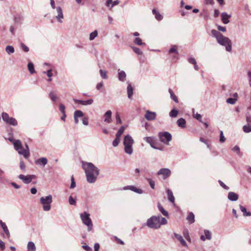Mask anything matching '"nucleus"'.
I'll list each match as a JSON object with an SVG mask.
<instances>
[{"label":"nucleus","mask_w":251,"mask_h":251,"mask_svg":"<svg viewBox=\"0 0 251 251\" xmlns=\"http://www.w3.org/2000/svg\"><path fill=\"white\" fill-rule=\"evenodd\" d=\"M170 53H175L176 55H172V59H178V57L177 55L178 54L177 50V46L176 45L173 46L169 50Z\"/></svg>","instance_id":"a211bd4d"},{"label":"nucleus","mask_w":251,"mask_h":251,"mask_svg":"<svg viewBox=\"0 0 251 251\" xmlns=\"http://www.w3.org/2000/svg\"><path fill=\"white\" fill-rule=\"evenodd\" d=\"M4 171L0 169V181H3L4 179Z\"/></svg>","instance_id":"052dcab7"},{"label":"nucleus","mask_w":251,"mask_h":251,"mask_svg":"<svg viewBox=\"0 0 251 251\" xmlns=\"http://www.w3.org/2000/svg\"><path fill=\"white\" fill-rule=\"evenodd\" d=\"M133 89L130 83H128L127 87V97L129 99H131L133 95Z\"/></svg>","instance_id":"bb28decb"},{"label":"nucleus","mask_w":251,"mask_h":251,"mask_svg":"<svg viewBox=\"0 0 251 251\" xmlns=\"http://www.w3.org/2000/svg\"><path fill=\"white\" fill-rule=\"evenodd\" d=\"M132 48L134 52L135 53H136V54H139V55L142 54V51L139 48H137V47H132Z\"/></svg>","instance_id":"09e8293b"},{"label":"nucleus","mask_w":251,"mask_h":251,"mask_svg":"<svg viewBox=\"0 0 251 251\" xmlns=\"http://www.w3.org/2000/svg\"><path fill=\"white\" fill-rule=\"evenodd\" d=\"M82 167L85 172L88 182L94 183L100 174L98 168L92 163L86 161H82Z\"/></svg>","instance_id":"f257e3e1"},{"label":"nucleus","mask_w":251,"mask_h":251,"mask_svg":"<svg viewBox=\"0 0 251 251\" xmlns=\"http://www.w3.org/2000/svg\"><path fill=\"white\" fill-rule=\"evenodd\" d=\"M44 73L46 74L49 77H51L53 75L51 69H49L46 72H44Z\"/></svg>","instance_id":"13d9d810"},{"label":"nucleus","mask_w":251,"mask_h":251,"mask_svg":"<svg viewBox=\"0 0 251 251\" xmlns=\"http://www.w3.org/2000/svg\"><path fill=\"white\" fill-rule=\"evenodd\" d=\"M18 177L23 181L25 184H28L31 182L32 179L35 178L36 176L34 175H20Z\"/></svg>","instance_id":"9d476101"},{"label":"nucleus","mask_w":251,"mask_h":251,"mask_svg":"<svg viewBox=\"0 0 251 251\" xmlns=\"http://www.w3.org/2000/svg\"><path fill=\"white\" fill-rule=\"evenodd\" d=\"M158 208L160 212L165 216L168 217V212L166 211L161 205L159 203H158Z\"/></svg>","instance_id":"2f4dec72"},{"label":"nucleus","mask_w":251,"mask_h":251,"mask_svg":"<svg viewBox=\"0 0 251 251\" xmlns=\"http://www.w3.org/2000/svg\"><path fill=\"white\" fill-rule=\"evenodd\" d=\"M82 124L85 126L88 125V119L87 117H83L82 119Z\"/></svg>","instance_id":"0e129e2a"},{"label":"nucleus","mask_w":251,"mask_h":251,"mask_svg":"<svg viewBox=\"0 0 251 251\" xmlns=\"http://www.w3.org/2000/svg\"><path fill=\"white\" fill-rule=\"evenodd\" d=\"M118 79L121 81H125L126 75L125 71L118 70Z\"/></svg>","instance_id":"5701e85b"},{"label":"nucleus","mask_w":251,"mask_h":251,"mask_svg":"<svg viewBox=\"0 0 251 251\" xmlns=\"http://www.w3.org/2000/svg\"><path fill=\"white\" fill-rule=\"evenodd\" d=\"M27 251H36V247L33 242H29L27 245Z\"/></svg>","instance_id":"cd10ccee"},{"label":"nucleus","mask_w":251,"mask_h":251,"mask_svg":"<svg viewBox=\"0 0 251 251\" xmlns=\"http://www.w3.org/2000/svg\"><path fill=\"white\" fill-rule=\"evenodd\" d=\"M75 187V179H74L73 176H72L70 188L73 189V188H74Z\"/></svg>","instance_id":"e2e57ef3"},{"label":"nucleus","mask_w":251,"mask_h":251,"mask_svg":"<svg viewBox=\"0 0 251 251\" xmlns=\"http://www.w3.org/2000/svg\"><path fill=\"white\" fill-rule=\"evenodd\" d=\"M167 220L160 215L157 216H152L148 219L146 225L149 228L154 229H157L160 228L162 225H165L167 224ZM145 225L144 224L143 226Z\"/></svg>","instance_id":"f03ea898"},{"label":"nucleus","mask_w":251,"mask_h":251,"mask_svg":"<svg viewBox=\"0 0 251 251\" xmlns=\"http://www.w3.org/2000/svg\"><path fill=\"white\" fill-rule=\"evenodd\" d=\"M239 207L241 211L243 212L244 216H250L251 215V212L247 211L246 208L242 205H240Z\"/></svg>","instance_id":"c756f323"},{"label":"nucleus","mask_w":251,"mask_h":251,"mask_svg":"<svg viewBox=\"0 0 251 251\" xmlns=\"http://www.w3.org/2000/svg\"><path fill=\"white\" fill-rule=\"evenodd\" d=\"M186 220L188 221L189 224H192L195 222V215L193 212L189 213Z\"/></svg>","instance_id":"c85d7f7f"},{"label":"nucleus","mask_w":251,"mask_h":251,"mask_svg":"<svg viewBox=\"0 0 251 251\" xmlns=\"http://www.w3.org/2000/svg\"><path fill=\"white\" fill-rule=\"evenodd\" d=\"M40 201L43 206V209L44 211H48L50 210L51 203L52 202V197L51 195H49L45 197H41Z\"/></svg>","instance_id":"0eeeda50"},{"label":"nucleus","mask_w":251,"mask_h":251,"mask_svg":"<svg viewBox=\"0 0 251 251\" xmlns=\"http://www.w3.org/2000/svg\"><path fill=\"white\" fill-rule=\"evenodd\" d=\"M136 189V187L133 186H127L124 187V190H127L129 189L133 192L135 191V190Z\"/></svg>","instance_id":"864d4df0"},{"label":"nucleus","mask_w":251,"mask_h":251,"mask_svg":"<svg viewBox=\"0 0 251 251\" xmlns=\"http://www.w3.org/2000/svg\"><path fill=\"white\" fill-rule=\"evenodd\" d=\"M169 92L170 94L171 98L174 100L177 103L178 102L177 97L175 95V94L173 92L171 89H169Z\"/></svg>","instance_id":"f704fd0d"},{"label":"nucleus","mask_w":251,"mask_h":251,"mask_svg":"<svg viewBox=\"0 0 251 251\" xmlns=\"http://www.w3.org/2000/svg\"><path fill=\"white\" fill-rule=\"evenodd\" d=\"M174 236L180 242V243L181 244V245L185 247H187V243H186L185 241L183 238L182 236L176 233H174Z\"/></svg>","instance_id":"4be33fe9"},{"label":"nucleus","mask_w":251,"mask_h":251,"mask_svg":"<svg viewBox=\"0 0 251 251\" xmlns=\"http://www.w3.org/2000/svg\"><path fill=\"white\" fill-rule=\"evenodd\" d=\"M49 97L53 102H55L57 99V97L54 94L52 91L49 93Z\"/></svg>","instance_id":"c03bdc74"},{"label":"nucleus","mask_w":251,"mask_h":251,"mask_svg":"<svg viewBox=\"0 0 251 251\" xmlns=\"http://www.w3.org/2000/svg\"><path fill=\"white\" fill-rule=\"evenodd\" d=\"M152 13L155 15V18L158 21H161L163 19V16L155 9L152 10Z\"/></svg>","instance_id":"72a5a7b5"},{"label":"nucleus","mask_w":251,"mask_h":251,"mask_svg":"<svg viewBox=\"0 0 251 251\" xmlns=\"http://www.w3.org/2000/svg\"><path fill=\"white\" fill-rule=\"evenodd\" d=\"M116 120L117 124H119L122 123V120L121 119L119 114L118 113H117L116 115Z\"/></svg>","instance_id":"4d7b16f0"},{"label":"nucleus","mask_w":251,"mask_h":251,"mask_svg":"<svg viewBox=\"0 0 251 251\" xmlns=\"http://www.w3.org/2000/svg\"><path fill=\"white\" fill-rule=\"evenodd\" d=\"M90 216V214L86 211L80 214V219L82 223L87 226L88 231H90L92 230L93 226L92 220Z\"/></svg>","instance_id":"423d86ee"},{"label":"nucleus","mask_w":251,"mask_h":251,"mask_svg":"<svg viewBox=\"0 0 251 251\" xmlns=\"http://www.w3.org/2000/svg\"><path fill=\"white\" fill-rule=\"evenodd\" d=\"M56 9L57 15L56 16L55 18L58 22L62 23L63 22L62 19L64 18L62 9L60 6L57 7Z\"/></svg>","instance_id":"ddd939ff"},{"label":"nucleus","mask_w":251,"mask_h":251,"mask_svg":"<svg viewBox=\"0 0 251 251\" xmlns=\"http://www.w3.org/2000/svg\"><path fill=\"white\" fill-rule=\"evenodd\" d=\"M159 137L160 141L166 145H168L172 138L171 134L168 132L159 133Z\"/></svg>","instance_id":"1a4fd4ad"},{"label":"nucleus","mask_w":251,"mask_h":251,"mask_svg":"<svg viewBox=\"0 0 251 251\" xmlns=\"http://www.w3.org/2000/svg\"><path fill=\"white\" fill-rule=\"evenodd\" d=\"M238 198V195L233 192H229L227 195L228 199L231 201H236Z\"/></svg>","instance_id":"6ab92c4d"},{"label":"nucleus","mask_w":251,"mask_h":251,"mask_svg":"<svg viewBox=\"0 0 251 251\" xmlns=\"http://www.w3.org/2000/svg\"><path fill=\"white\" fill-rule=\"evenodd\" d=\"M27 68L29 73L31 74H33L35 72L34 70V64L32 62H30L28 63Z\"/></svg>","instance_id":"473e14b6"},{"label":"nucleus","mask_w":251,"mask_h":251,"mask_svg":"<svg viewBox=\"0 0 251 251\" xmlns=\"http://www.w3.org/2000/svg\"><path fill=\"white\" fill-rule=\"evenodd\" d=\"M0 225L8 238L10 237V232L6 225L1 220H0Z\"/></svg>","instance_id":"b1692460"},{"label":"nucleus","mask_w":251,"mask_h":251,"mask_svg":"<svg viewBox=\"0 0 251 251\" xmlns=\"http://www.w3.org/2000/svg\"><path fill=\"white\" fill-rule=\"evenodd\" d=\"M73 100L75 103L80 104H81L84 106L91 105L93 103V102L94 101L92 99H90L86 100H83L74 99Z\"/></svg>","instance_id":"f8f14e48"},{"label":"nucleus","mask_w":251,"mask_h":251,"mask_svg":"<svg viewBox=\"0 0 251 251\" xmlns=\"http://www.w3.org/2000/svg\"><path fill=\"white\" fill-rule=\"evenodd\" d=\"M236 101V99L235 98H228L226 100V102L228 103L234 104Z\"/></svg>","instance_id":"8fccbe9b"},{"label":"nucleus","mask_w":251,"mask_h":251,"mask_svg":"<svg viewBox=\"0 0 251 251\" xmlns=\"http://www.w3.org/2000/svg\"><path fill=\"white\" fill-rule=\"evenodd\" d=\"M156 114L155 112H151L149 110L146 111L145 115V118L148 121H152L156 118Z\"/></svg>","instance_id":"4468645a"},{"label":"nucleus","mask_w":251,"mask_h":251,"mask_svg":"<svg viewBox=\"0 0 251 251\" xmlns=\"http://www.w3.org/2000/svg\"><path fill=\"white\" fill-rule=\"evenodd\" d=\"M177 124L178 126L184 128L185 127L186 121L183 118H180L177 120Z\"/></svg>","instance_id":"7c9ffc66"},{"label":"nucleus","mask_w":251,"mask_h":251,"mask_svg":"<svg viewBox=\"0 0 251 251\" xmlns=\"http://www.w3.org/2000/svg\"><path fill=\"white\" fill-rule=\"evenodd\" d=\"M20 169L22 170H23L24 171H25V165L24 162L23 161H20Z\"/></svg>","instance_id":"680f3d73"},{"label":"nucleus","mask_w":251,"mask_h":251,"mask_svg":"<svg viewBox=\"0 0 251 251\" xmlns=\"http://www.w3.org/2000/svg\"><path fill=\"white\" fill-rule=\"evenodd\" d=\"M219 183L221 187H222L224 189L226 190H229V188L226 186V184H224L223 182H222L221 180H219Z\"/></svg>","instance_id":"5fc2aeb1"},{"label":"nucleus","mask_w":251,"mask_h":251,"mask_svg":"<svg viewBox=\"0 0 251 251\" xmlns=\"http://www.w3.org/2000/svg\"><path fill=\"white\" fill-rule=\"evenodd\" d=\"M144 140L146 141L148 143L150 144V146L154 149H158V148L155 147V142L154 138L153 137H145L144 138Z\"/></svg>","instance_id":"f3484780"},{"label":"nucleus","mask_w":251,"mask_h":251,"mask_svg":"<svg viewBox=\"0 0 251 251\" xmlns=\"http://www.w3.org/2000/svg\"><path fill=\"white\" fill-rule=\"evenodd\" d=\"M222 21L225 24H227L229 22L228 19L231 17L230 15L227 14L226 12H223L221 14Z\"/></svg>","instance_id":"412c9836"},{"label":"nucleus","mask_w":251,"mask_h":251,"mask_svg":"<svg viewBox=\"0 0 251 251\" xmlns=\"http://www.w3.org/2000/svg\"><path fill=\"white\" fill-rule=\"evenodd\" d=\"M125 130V127L124 126H122L119 128L118 132H117V133L116 134V136L117 137L121 138V136L122 135V134L124 133Z\"/></svg>","instance_id":"e433bc0d"},{"label":"nucleus","mask_w":251,"mask_h":251,"mask_svg":"<svg viewBox=\"0 0 251 251\" xmlns=\"http://www.w3.org/2000/svg\"><path fill=\"white\" fill-rule=\"evenodd\" d=\"M69 204L73 205H75L76 204L75 200L71 196L69 198Z\"/></svg>","instance_id":"49530a36"},{"label":"nucleus","mask_w":251,"mask_h":251,"mask_svg":"<svg viewBox=\"0 0 251 251\" xmlns=\"http://www.w3.org/2000/svg\"><path fill=\"white\" fill-rule=\"evenodd\" d=\"M21 48L25 52H28L29 51V48L24 43L21 44Z\"/></svg>","instance_id":"6e6d98bb"},{"label":"nucleus","mask_w":251,"mask_h":251,"mask_svg":"<svg viewBox=\"0 0 251 251\" xmlns=\"http://www.w3.org/2000/svg\"><path fill=\"white\" fill-rule=\"evenodd\" d=\"M74 116H75V117H76L77 118H83V116H84V113L81 110H76L75 111Z\"/></svg>","instance_id":"c9c22d12"},{"label":"nucleus","mask_w":251,"mask_h":251,"mask_svg":"<svg viewBox=\"0 0 251 251\" xmlns=\"http://www.w3.org/2000/svg\"><path fill=\"white\" fill-rule=\"evenodd\" d=\"M123 144L125 152L131 155L133 152L132 146L134 144V140L132 137L129 134L126 135L124 137Z\"/></svg>","instance_id":"39448f33"},{"label":"nucleus","mask_w":251,"mask_h":251,"mask_svg":"<svg viewBox=\"0 0 251 251\" xmlns=\"http://www.w3.org/2000/svg\"><path fill=\"white\" fill-rule=\"evenodd\" d=\"M82 248L86 251H91L92 249L87 245H83Z\"/></svg>","instance_id":"774afa93"},{"label":"nucleus","mask_w":251,"mask_h":251,"mask_svg":"<svg viewBox=\"0 0 251 251\" xmlns=\"http://www.w3.org/2000/svg\"><path fill=\"white\" fill-rule=\"evenodd\" d=\"M104 122L110 124L112 122V112L111 110L107 111L103 115Z\"/></svg>","instance_id":"2eb2a0df"},{"label":"nucleus","mask_w":251,"mask_h":251,"mask_svg":"<svg viewBox=\"0 0 251 251\" xmlns=\"http://www.w3.org/2000/svg\"><path fill=\"white\" fill-rule=\"evenodd\" d=\"M114 238H115V241L117 243H118L121 245H123L125 244V243L124 242V241H123L120 239L118 238L117 236H114Z\"/></svg>","instance_id":"69168bd1"},{"label":"nucleus","mask_w":251,"mask_h":251,"mask_svg":"<svg viewBox=\"0 0 251 251\" xmlns=\"http://www.w3.org/2000/svg\"><path fill=\"white\" fill-rule=\"evenodd\" d=\"M98 36V31L95 30L91 32L89 35V40L90 41L93 40Z\"/></svg>","instance_id":"ea45409f"},{"label":"nucleus","mask_w":251,"mask_h":251,"mask_svg":"<svg viewBox=\"0 0 251 251\" xmlns=\"http://www.w3.org/2000/svg\"><path fill=\"white\" fill-rule=\"evenodd\" d=\"M212 36L216 39L217 42L221 45L225 47L226 50L228 52L232 50V43L231 40L222 33L215 29L211 30Z\"/></svg>","instance_id":"7ed1b4c3"},{"label":"nucleus","mask_w":251,"mask_h":251,"mask_svg":"<svg viewBox=\"0 0 251 251\" xmlns=\"http://www.w3.org/2000/svg\"><path fill=\"white\" fill-rule=\"evenodd\" d=\"M147 180L150 185V186L151 187V188L153 189H154V187H155V182L154 181H153L151 179V178H147Z\"/></svg>","instance_id":"3c124183"},{"label":"nucleus","mask_w":251,"mask_h":251,"mask_svg":"<svg viewBox=\"0 0 251 251\" xmlns=\"http://www.w3.org/2000/svg\"><path fill=\"white\" fill-rule=\"evenodd\" d=\"M59 110L62 114L66 113H65V107L63 104H62V103L60 104V105L59 106Z\"/></svg>","instance_id":"603ef678"},{"label":"nucleus","mask_w":251,"mask_h":251,"mask_svg":"<svg viewBox=\"0 0 251 251\" xmlns=\"http://www.w3.org/2000/svg\"><path fill=\"white\" fill-rule=\"evenodd\" d=\"M100 73L101 77L103 79H107V78L108 76L107 75V71L100 69Z\"/></svg>","instance_id":"79ce46f5"},{"label":"nucleus","mask_w":251,"mask_h":251,"mask_svg":"<svg viewBox=\"0 0 251 251\" xmlns=\"http://www.w3.org/2000/svg\"><path fill=\"white\" fill-rule=\"evenodd\" d=\"M194 118L198 120L199 122L202 123L201 120V115L200 114L196 113L194 115Z\"/></svg>","instance_id":"bf43d9fd"},{"label":"nucleus","mask_w":251,"mask_h":251,"mask_svg":"<svg viewBox=\"0 0 251 251\" xmlns=\"http://www.w3.org/2000/svg\"><path fill=\"white\" fill-rule=\"evenodd\" d=\"M48 163V160L46 157H41L35 161V163L37 165L44 167Z\"/></svg>","instance_id":"aec40b11"},{"label":"nucleus","mask_w":251,"mask_h":251,"mask_svg":"<svg viewBox=\"0 0 251 251\" xmlns=\"http://www.w3.org/2000/svg\"><path fill=\"white\" fill-rule=\"evenodd\" d=\"M121 141V138L117 137L116 136V138L113 140L112 142V145L113 147H117Z\"/></svg>","instance_id":"37998d69"},{"label":"nucleus","mask_w":251,"mask_h":251,"mask_svg":"<svg viewBox=\"0 0 251 251\" xmlns=\"http://www.w3.org/2000/svg\"><path fill=\"white\" fill-rule=\"evenodd\" d=\"M205 236L204 235H201V239L202 241H205V239L210 240L211 239V233L208 230H204Z\"/></svg>","instance_id":"393cba45"},{"label":"nucleus","mask_w":251,"mask_h":251,"mask_svg":"<svg viewBox=\"0 0 251 251\" xmlns=\"http://www.w3.org/2000/svg\"><path fill=\"white\" fill-rule=\"evenodd\" d=\"M158 175H162L163 176V179H165L169 177L171 175V171L169 169L163 168L161 169L157 172Z\"/></svg>","instance_id":"9b49d317"},{"label":"nucleus","mask_w":251,"mask_h":251,"mask_svg":"<svg viewBox=\"0 0 251 251\" xmlns=\"http://www.w3.org/2000/svg\"><path fill=\"white\" fill-rule=\"evenodd\" d=\"M188 62L191 64H196V59L193 57H190L188 59Z\"/></svg>","instance_id":"338daca9"},{"label":"nucleus","mask_w":251,"mask_h":251,"mask_svg":"<svg viewBox=\"0 0 251 251\" xmlns=\"http://www.w3.org/2000/svg\"><path fill=\"white\" fill-rule=\"evenodd\" d=\"M178 111L176 109H173L171 111V112L169 113V115L170 117L172 118H175L178 115Z\"/></svg>","instance_id":"a19ab883"},{"label":"nucleus","mask_w":251,"mask_h":251,"mask_svg":"<svg viewBox=\"0 0 251 251\" xmlns=\"http://www.w3.org/2000/svg\"><path fill=\"white\" fill-rule=\"evenodd\" d=\"M167 192L168 194V198L169 201L172 203H174L175 197L173 196L172 191L170 189L168 188L167 189Z\"/></svg>","instance_id":"a878e982"},{"label":"nucleus","mask_w":251,"mask_h":251,"mask_svg":"<svg viewBox=\"0 0 251 251\" xmlns=\"http://www.w3.org/2000/svg\"><path fill=\"white\" fill-rule=\"evenodd\" d=\"M9 140L12 142L15 149L20 154L23 155L25 158H28L29 155V151L28 146L26 144V149H24L22 145L21 142L19 140H14L12 138H9Z\"/></svg>","instance_id":"20e7f679"},{"label":"nucleus","mask_w":251,"mask_h":251,"mask_svg":"<svg viewBox=\"0 0 251 251\" xmlns=\"http://www.w3.org/2000/svg\"><path fill=\"white\" fill-rule=\"evenodd\" d=\"M1 117L3 121L7 124L13 126H16L18 125L17 120L13 117H10L7 113L3 112Z\"/></svg>","instance_id":"6e6552de"},{"label":"nucleus","mask_w":251,"mask_h":251,"mask_svg":"<svg viewBox=\"0 0 251 251\" xmlns=\"http://www.w3.org/2000/svg\"><path fill=\"white\" fill-rule=\"evenodd\" d=\"M134 43L137 45H139V46H141V45H145V43H143L142 42V40L139 38V37H137L134 40Z\"/></svg>","instance_id":"a18cd8bd"},{"label":"nucleus","mask_w":251,"mask_h":251,"mask_svg":"<svg viewBox=\"0 0 251 251\" xmlns=\"http://www.w3.org/2000/svg\"><path fill=\"white\" fill-rule=\"evenodd\" d=\"M120 3V1L119 0H116L114 1L112 0H107L105 3V6L109 8V9L111 10L112 8L117 5H118Z\"/></svg>","instance_id":"dca6fc26"},{"label":"nucleus","mask_w":251,"mask_h":251,"mask_svg":"<svg viewBox=\"0 0 251 251\" xmlns=\"http://www.w3.org/2000/svg\"><path fill=\"white\" fill-rule=\"evenodd\" d=\"M226 139L224 135V133L223 131H220V142L221 143H224L225 142Z\"/></svg>","instance_id":"de8ad7c7"},{"label":"nucleus","mask_w":251,"mask_h":251,"mask_svg":"<svg viewBox=\"0 0 251 251\" xmlns=\"http://www.w3.org/2000/svg\"><path fill=\"white\" fill-rule=\"evenodd\" d=\"M243 130L245 133L251 132V125L250 124L245 125L243 127Z\"/></svg>","instance_id":"4c0bfd02"},{"label":"nucleus","mask_w":251,"mask_h":251,"mask_svg":"<svg viewBox=\"0 0 251 251\" xmlns=\"http://www.w3.org/2000/svg\"><path fill=\"white\" fill-rule=\"evenodd\" d=\"M5 50L8 54H11L14 52V48L11 46H7L5 48Z\"/></svg>","instance_id":"58836bf2"}]
</instances>
